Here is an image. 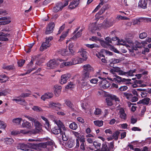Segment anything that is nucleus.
Here are the masks:
<instances>
[{
  "instance_id": "nucleus-56",
  "label": "nucleus",
  "mask_w": 151,
  "mask_h": 151,
  "mask_svg": "<svg viewBox=\"0 0 151 151\" xmlns=\"http://www.w3.org/2000/svg\"><path fill=\"white\" fill-rule=\"evenodd\" d=\"M31 94V93L30 92H29L28 93H23L21 94L20 96L24 98L26 97L29 96Z\"/></svg>"
},
{
  "instance_id": "nucleus-33",
  "label": "nucleus",
  "mask_w": 151,
  "mask_h": 151,
  "mask_svg": "<svg viewBox=\"0 0 151 151\" xmlns=\"http://www.w3.org/2000/svg\"><path fill=\"white\" fill-rule=\"evenodd\" d=\"M102 111L100 108H96L94 112V114L97 116H99L101 115Z\"/></svg>"
},
{
  "instance_id": "nucleus-2",
  "label": "nucleus",
  "mask_w": 151,
  "mask_h": 151,
  "mask_svg": "<svg viewBox=\"0 0 151 151\" xmlns=\"http://www.w3.org/2000/svg\"><path fill=\"white\" fill-rule=\"evenodd\" d=\"M37 146V144L34 143L28 144V145L20 144L17 146V148L24 151H36L34 149H36Z\"/></svg>"
},
{
  "instance_id": "nucleus-41",
  "label": "nucleus",
  "mask_w": 151,
  "mask_h": 151,
  "mask_svg": "<svg viewBox=\"0 0 151 151\" xmlns=\"http://www.w3.org/2000/svg\"><path fill=\"white\" fill-rule=\"evenodd\" d=\"M78 125L75 122H73L69 125L70 128L72 129L76 130L78 128Z\"/></svg>"
},
{
  "instance_id": "nucleus-39",
  "label": "nucleus",
  "mask_w": 151,
  "mask_h": 151,
  "mask_svg": "<svg viewBox=\"0 0 151 151\" xmlns=\"http://www.w3.org/2000/svg\"><path fill=\"white\" fill-rule=\"evenodd\" d=\"M60 53L62 56H66L68 55L69 52L67 50L63 49L60 51Z\"/></svg>"
},
{
  "instance_id": "nucleus-48",
  "label": "nucleus",
  "mask_w": 151,
  "mask_h": 151,
  "mask_svg": "<svg viewBox=\"0 0 151 151\" xmlns=\"http://www.w3.org/2000/svg\"><path fill=\"white\" fill-rule=\"evenodd\" d=\"M123 96L125 97L127 99H131L133 95L131 93H127V92H124L123 93Z\"/></svg>"
},
{
  "instance_id": "nucleus-49",
  "label": "nucleus",
  "mask_w": 151,
  "mask_h": 151,
  "mask_svg": "<svg viewBox=\"0 0 151 151\" xmlns=\"http://www.w3.org/2000/svg\"><path fill=\"white\" fill-rule=\"evenodd\" d=\"M107 146L106 144H103L102 146V147L100 150L101 151H109Z\"/></svg>"
},
{
  "instance_id": "nucleus-7",
  "label": "nucleus",
  "mask_w": 151,
  "mask_h": 151,
  "mask_svg": "<svg viewBox=\"0 0 151 151\" xmlns=\"http://www.w3.org/2000/svg\"><path fill=\"white\" fill-rule=\"evenodd\" d=\"M32 122L34 123V125L35 127V130H32L31 131L32 133L34 134H36L40 132L42 130V125L41 124L35 119L34 120L32 121Z\"/></svg>"
},
{
  "instance_id": "nucleus-44",
  "label": "nucleus",
  "mask_w": 151,
  "mask_h": 151,
  "mask_svg": "<svg viewBox=\"0 0 151 151\" xmlns=\"http://www.w3.org/2000/svg\"><path fill=\"white\" fill-rule=\"evenodd\" d=\"M32 109L33 110L37 112L42 111H43L41 107L37 106H34Z\"/></svg>"
},
{
  "instance_id": "nucleus-32",
  "label": "nucleus",
  "mask_w": 151,
  "mask_h": 151,
  "mask_svg": "<svg viewBox=\"0 0 151 151\" xmlns=\"http://www.w3.org/2000/svg\"><path fill=\"white\" fill-rule=\"evenodd\" d=\"M111 95H109V96L106 98V101L107 104L108 106H111L113 105V99L111 98Z\"/></svg>"
},
{
  "instance_id": "nucleus-59",
  "label": "nucleus",
  "mask_w": 151,
  "mask_h": 151,
  "mask_svg": "<svg viewBox=\"0 0 151 151\" xmlns=\"http://www.w3.org/2000/svg\"><path fill=\"white\" fill-rule=\"evenodd\" d=\"M25 60H21L17 62V63L18 65V66L19 67H21L23 66L24 64V63L25 62Z\"/></svg>"
},
{
  "instance_id": "nucleus-55",
  "label": "nucleus",
  "mask_w": 151,
  "mask_h": 151,
  "mask_svg": "<svg viewBox=\"0 0 151 151\" xmlns=\"http://www.w3.org/2000/svg\"><path fill=\"white\" fill-rule=\"evenodd\" d=\"M147 36V34L145 32H144L140 34L139 37L141 39H143L146 37Z\"/></svg>"
},
{
  "instance_id": "nucleus-52",
  "label": "nucleus",
  "mask_w": 151,
  "mask_h": 151,
  "mask_svg": "<svg viewBox=\"0 0 151 151\" xmlns=\"http://www.w3.org/2000/svg\"><path fill=\"white\" fill-rule=\"evenodd\" d=\"M141 72V73L138 74H136L135 75V76L137 77L138 79H139L141 78V77L142 76V75H146L147 74V72L146 71H145V70H142V72Z\"/></svg>"
},
{
  "instance_id": "nucleus-37",
  "label": "nucleus",
  "mask_w": 151,
  "mask_h": 151,
  "mask_svg": "<svg viewBox=\"0 0 151 151\" xmlns=\"http://www.w3.org/2000/svg\"><path fill=\"white\" fill-rule=\"evenodd\" d=\"M22 120V119L21 118H17L14 119L12 120V122L14 123L15 124L17 125H19L20 124Z\"/></svg>"
},
{
  "instance_id": "nucleus-63",
  "label": "nucleus",
  "mask_w": 151,
  "mask_h": 151,
  "mask_svg": "<svg viewBox=\"0 0 151 151\" xmlns=\"http://www.w3.org/2000/svg\"><path fill=\"white\" fill-rule=\"evenodd\" d=\"M131 101L132 102H135L138 100V99L136 96H132L131 98Z\"/></svg>"
},
{
  "instance_id": "nucleus-19",
  "label": "nucleus",
  "mask_w": 151,
  "mask_h": 151,
  "mask_svg": "<svg viewBox=\"0 0 151 151\" xmlns=\"http://www.w3.org/2000/svg\"><path fill=\"white\" fill-rule=\"evenodd\" d=\"M53 94L52 93L47 92L42 95L41 98L45 101L46 99H49L52 98Z\"/></svg>"
},
{
  "instance_id": "nucleus-5",
  "label": "nucleus",
  "mask_w": 151,
  "mask_h": 151,
  "mask_svg": "<svg viewBox=\"0 0 151 151\" xmlns=\"http://www.w3.org/2000/svg\"><path fill=\"white\" fill-rule=\"evenodd\" d=\"M67 60L68 59H66L65 60L58 59L57 60H51L47 63V66L50 68H53L59 64L58 61L62 62L67 61Z\"/></svg>"
},
{
  "instance_id": "nucleus-53",
  "label": "nucleus",
  "mask_w": 151,
  "mask_h": 151,
  "mask_svg": "<svg viewBox=\"0 0 151 151\" xmlns=\"http://www.w3.org/2000/svg\"><path fill=\"white\" fill-rule=\"evenodd\" d=\"M119 132L118 131L115 132L112 135V137L116 140H117L118 139V136L119 134Z\"/></svg>"
},
{
  "instance_id": "nucleus-57",
  "label": "nucleus",
  "mask_w": 151,
  "mask_h": 151,
  "mask_svg": "<svg viewBox=\"0 0 151 151\" xmlns=\"http://www.w3.org/2000/svg\"><path fill=\"white\" fill-rule=\"evenodd\" d=\"M127 88L128 87L127 86H121L119 88V90L120 91H126Z\"/></svg>"
},
{
  "instance_id": "nucleus-14",
  "label": "nucleus",
  "mask_w": 151,
  "mask_h": 151,
  "mask_svg": "<svg viewBox=\"0 0 151 151\" xmlns=\"http://www.w3.org/2000/svg\"><path fill=\"white\" fill-rule=\"evenodd\" d=\"M78 52L80 53V54L82 57L81 58L83 60V61H86L87 60V52L85 49L81 48L79 50Z\"/></svg>"
},
{
  "instance_id": "nucleus-42",
  "label": "nucleus",
  "mask_w": 151,
  "mask_h": 151,
  "mask_svg": "<svg viewBox=\"0 0 151 151\" xmlns=\"http://www.w3.org/2000/svg\"><path fill=\"white\" fill-rule=\"evenodd\" d=\"M5 142L8 145L12 144L13 142V140L11 138H6L4 139Z\"/></svg>"
},
{
  "instance_id": "nucleus-38",
  "label": "nucleus",
  "mask_w": 151,
  "mask_h": 151,
  "mask_svg": "<svg viewBox=\"0 0 151 151\" xmlns=\"http://www.w3.org/2000/svg\"><path fill=\"white\" fill-rule=\"evenodd\" d=\"M112 25V24L110 25L109 22L107 20H105L102 25V27L105 28L110 27Z\"/></svg>"
},
{
  "instance_id": "nucleus-61",
  "label": "nucleus",
  "mask_w": 151,
  "mask_h": 151,
  "mask_svg": "<svg viewBox=\"0 0 151 151\" xmlns=\"http://www.w3.org/2000/svg\"><path fill=\"white\" fill-rule=\"evenodd\" d=\"M98 81V79L97 78H94L91 79L90 80V82L92 83L96 84Z\"/></svg>"
},
{
  "instance_id": "nucleus-31",
  "label": "nucleus",
  "mask_w": 151,
  "mask_h": 151,
  "mask_svg": "<svg viewBox=\"0 0 151 151\" xmlns=\"http://www.w3.org/2000/svg\"><path fill=\"white\" fill-rule=\"evenodd\" d=\"M117 45H125L126 47H128L129 45L127 44V42L126 41L123 40H119L116 43Z\"/></svg>"
},
{
  "instance_id": "nucleus-15",
  "label": "nucleus",
  "mask_w": 151,
  "mask_h": 151,
  "mask_svg": "<svg viewBox=\"0 0 151 151\" xmlns=\"http://www.w3.org/2000/svg\"><path fill=\"white\" fill-rule=\"evenodd\" d=\"M61 104L58 103H50L49 104L48 106H46L45 107L48 108H52L53 109L58 110L61 108Z\"/></svg>"
},
{
  "instance_id": "nucleus-3",
  "label": "nucleus",
  "mask_w": 151,
  "mask_h": 151,
  "mask_svg": "<svg viewBox=\"0 0 151 151\" xmlns=\"http://www.w3.org/2000/svg\"><path fill=\"white\" fill-rule=\"evenodd\" d=\"M62 128L58 127H55L52 129L53 133L55 134H58L59 133L62 135V139L65 141H67L68 138V136L66 135V132L67 131H62Z\"/></svg>"
},
{
  "instance_id": "nucleus-20",
  "label": "nucleus",
  "mask_w": 151,
  "mask_h": 151,
  "mask_svg": "<svg viewBox=\"0 0 151 151\" xmlns=\"http://www.w3.org/2000/svg\"><path fill=\"white\" fill-rule=\"evenodd\" d=\"M61 87L57 85H55L54 86V93L56 96H58L60 94L61 89Z\"/></svg>"
},
{
  "instance_id": "nucleus-16",
  "label": "nucleus",
  "mask_w": 151,
  "mask_h": 151,
  "mask_svg": "<svg viewBox=\"0 0 151 151\" xmlns=\"http://www.w3.org/2000/svg\"><path fill=\"white\" fill-rule=\"evenodd\" d=\"M54 144V142L52 140L48 141L46 142L42 143L39 144V146L42 148H46L48 145H53Z\"/></svg>"
},
{
  "instance_id": "nucleus-29",
  "label": "nucleus",
  "mask_w": 151,
  "mask_h": 151,
  "mask_svg": "<svg viewBox=\"0 0 151 151\" xmlns=\"http://www.w3.org/2000/svg\"><path fill=\"white\" fill-rule=\"evenodd\" d=\"M82 77L83 80H86L90 78V73L88 72L83 71Z\"/></svg>"
},
{
  "instance_id": "nucleus-30",
  "label": "nucleus",
  "mask_w": 151,
  "mask_h": 151,
  "mask_svg": "<svg viewBox=\"0 0 151 151\" xmlns=\"http://www.w3.org/2000/svg\"><path fill=\"white\" fill-rule=\"evenodd\" d=\"M82 29H80L77 33L71 38L74 40H76L77 38L80 37L81 35Z\"/></svg>"
},
{
  "instance_id": "nucleus-4",
  "label": "nucleus",
  "mask_w": 151,
  "mask_h": 151,
  "mask_svg": "<svg viewBox=\"0 0 151 151\" xmlns=\"http://www.w3.org/2000/svg\"><path fill=\"white\" fill-rule=\"evenodd\" d=\"M69 0H66L63 3L59 2L57 3L53 9V11L55 12H57L61 11L63 8L67 6L68 4Z\"/></svg>"
},
{
  "instance_id": "nucleus-1",
  "label": "nucleus",
  "mask_w": 151,
  "mask_h": 151,
  "mask_svg": "<svg viewBox=\"0 0 151 151\" xmlns=\"http://www.w3.org/2000/svg\"><path fill=\"white\" fill-rule=\"evenodd\" d=\"M136 70L134 69V70H130L128 72H124L121 69L118 67H113L112 69L110 70L111 73L113 74H115V73H117L120 76H126L127 75L129 76H133V73H135Z\"/></svg>"
},
{
  "instance_id": "nucleus-12",
  "label": "nucleus",
  "mask_w": 151,
  "mask_h": 151,
  "mask_svg": "<svg viewBox=\"0 0 151 151\" xmlns=\"http://www.w3.org/2000/svg\"><path fill=\"white\" fill-rule=\"evenodd\" d=\"M98 77L99 78L103 80L101 82V83L102 86L104 89L107 88L110 86V83L106 80L104 78H102L100 76H99Z\"/></svg>"
},
{
  "instance_id": "nucleus-23",
  "label": "nucleus",
  "mask_w": 151,
  "mask_h": 151,
  "mask_svg": "<svg viewBox=\"0 0 151 151\" xmlns=\"http://www.w3.org/2000/svg\"><path fill=\"white\" fill-rule=\"evenodd\" d=\"M54 122L58 127L62 128L64 131H67L66 128L60 120H54Z\"/></svg>"
},
{
  "instance_id": "nucleus-45",
  "label": "nucleus",
  "mask_w": 151,
  "mask_h": 151,
  "mask_svg": "<svg viewBox=\"0 0 151 151\" xmlns=\"http://www.w3.org/2000/svg\"><path fill=\"white\" fill-rule=\"evenodd\" d=\"M85 45L86 47L91 49H92L95 47H99L98 45L96 44H85Z\"/></svg>"
},
{
  "instance_id": "nucleus-40",
  "label": "nucleus",
  "mask_w": 151,
  "mask_h": 151,
  "mask_svg": "<svg viewBox=\"0 0 151 151\" xmlns=\"http://www.w3.org/2000/svg\"><path fill=\"white\" fill-rule=\"evenodd\" d=\"M137 91H140V94L142 97H146L147 95V92L145 91H143L141 89H137Z\"/></svg>"
},
{
  "instance_id": "nucleus-50",
  "label": "nucleus",
  "mask_w": 151,
  "mask_h": 151,
  "mask_svg": "<svg viewBox=\"0 0 151 151\" xmlns=\"http://www.w3.org/2000/svg\"><path fill=\"white\" fill-rule=\"evenodd\" d=\"M74 145V141L73 140H69L68 142L67 146L69 148H72L73 147Z\"/></svg>"
},
{
  "instance_id": "nucleus-11",
  "label": "nucleus",
  "mask_w": 151,
  "mask_h": 151,
  "mask_svg": "<svg viewBox=\"0 0 151 151\" xmlns=\"http://www.w3.org/2000/svg\"><path fill=\"white\" fill-rule=\"evenodd\" d=\"M55 27V24L53 22L49 23L47 26L45 31L46 34H49L52 33Z\"/></svg>"
},
{
  "instance_id": "nucleus-46",
  "label": "nucleus",
  "mask_w": 151,
  "mask_h": 151,
  "mask_svg": "<svg viewBox=\"0 0 151 151\" xmlns=\"http://www.w3.org/2000/svg\"><path fill=\"white\" fill-rule=\"evenodd\" d=\"M41 118L45 122V127H49L50 124L47 119L46 117L43 116H42Z\"/></svg>"
},
{
  "instance_id": "nucleus-13",
  "label": "nucleus",
  "mask_w": 151,
  "mask_h": 151,
  "mask_svg": "<svg viewBox=\"0 0 151 151\" xmlns=\"http://www.w3.org/2000/svg\"><path fill=\"white\" fill-rule=\"evenodd\" d=\"M96 23L90 24L89 26L88 29L92 33H95L99 29Z\"/></svg>"
},
{
  "instance_id": "nucleus-24",
  "label": "nucleus",
  "mask_w": 151,
  "mask_h": 151,
  "mask_svg": "<svg viewBox=\"0 0 151 151\" xmlns=\"http://www.w3.org/2000/svg\"><path fill=\"white\" fill-rule=\"evenodd\" d=\"M83 71L88 72V73L93 70V68L89 64L85 65H83Z\"/></svg>"
},
{
  "instance_id": "nucleus-21",
  "label": "nucleus",
  "mask_w": 151,
  "mask_h": 151,
  "mask_svg": "<svg viewBox=\"0 0 151 151\" xmlns=\"http://www.w3.org/2000/svg\"><path fill=\"white\" fill-rule=\"evenodd\" d=\"M17 99H12V101H16L17 103L18 102V103L22 105L26 106L27 105V103L26 101H25L24 99H22L19 97H17Z\"/></svg>"
},
{
  "instance_id": "nucleus-34",
  "label": "nucleus",
  "mask_w": 151,
  "mask_h": 151,
  "mask_svg": "<svg viewBox=\"0 0 151 151\" xmlns=\"http://www.w3.org/2000/svg\"><path fill=\"white\" fill-rule=\"evenodd\" d=\"M93 123L95 126L99 127H101L103 125L104 122L102 120H98L94 121Z\"/></svg>"
},
{
  "instance_id": "nucleus-8",
  "label": "nucleus",
  "mask_w": 151,
  "mask_h": 151,
  "mask_svg": "<svg viewBox=\"0 0 151 151\" xmlns=\"http://www.w3.org/2000/svg\"><path fill=\"white\" fill-rule=\"evenodd\" d=\"M109 79L112 81H115L118 83L122 81H131V79H126L124 78H122L121 77L117 75H113V78H109Z\"/></svg>"
},
{
  "instance_id": "nucleus-27",
  "label": "nucleus",
  "mask_w": 151,
  "mask_h": 151,
  "mask_svg": "<svg viewBox=\"0 0 151 151\" xmlns=\"http://www.w3.org/2000/svg\"><path fill=\"white\" fill-rule=\"evenodd\" d=\"M150 100V98H146L139 101L138 103L140 104H143L148 105L149 103Z\"/></svg>"
},
{
  "instance_id": "nucleus-62",
  "label": "nucleus",
  "mask_w": 151,
  "mask_h": 151,
  "mask_svg": "<svg viewBox=\"0 0 151 151\" xmlns=\"http://www.w3.org/2000/svg\"><path fill=\"white\" fill-rule=\"evenodd\" d=\"M66 105L69 107L71 108L72 107V104L70 101L69 100H66L65 102Z\"/></svg>"
},
{
  "instance_id": "nucleus-28",
  "label": "nucleus",
  "mask_w": 151,
  "mask_h": 151,
  "mask_svg": "<svg viewBox=\"0 0 151 151\" xmlns=\"http://www.w3.org/2000/svg\"><path fill=\"white\" fill-rule=\"evenodd\" d=\"M91 86L88 82L85 81L82 83V87L83 89L85 90L91 88Z\"/></svg>"
},
{
  "instance_id": "nucleus-47",
  "label": "nucleus",
  "mask_w": 151,
  "mask_h": 151,
  "mask_svg": "<svg viewBox=\"0 0 151 151\" xmlns=\"http://www.w3.org/2000/svg\"><path fill=\"white\" fill-rule=\"evenodd\" d=\"M93 145L96 149H100L101 146V144L99 142H97L96 141L93 142Z\"/></svg>"
},
{
  "instance_id": "nucleus-25",
  "label": "nucleus",
  "mask_w": 151,
  "mask_h": 151,
  "mask_svg": "<svg viewBox=\"0 0 151 151\" xmlns=\"http://www.w3.org/2000/svg\"><path fill=\"white\" fill-rule=\"evenodd\" d=\"M119 117L122 120H125L127 118V115L125 113L124 109L123 108H121L119 112Z\"/></svg>"
},
{
  "instance_id": "nucleus-22",
  "label": "nucleus",
  "mask_w": 151,
  "mask_h": 151,
  "mask_svg": "<svg viewBox=\"0 0 151 151\" xmlns=\"http://www.w3.org/2000/svg\"><path fill=\"white\" fill-rule=\"evenodd\" d=\"M134 45L136 47L140 48L142 47L145 46L146 44H147L146 41H135L134 42Z\"/></svg>"
},
{
  "instance_id": "nucleus-26",
  "label": "nucleus",
  "mask_w": 151,
  "mask_h": 151,
  "mask_svg": "<svg viewBox=\"0 0 151 151\" xmlns=\"http://www.w3.org/2000/svg\"><path fill=\"white\" fill-rule=\"evenodd\" d=\"M73 64H76L78 63H81L83 62V60L81 58L78 56L76 57L72 60Z\"/></svg>"
},
{
  "instance_id": "nucleus-43",
  "label": "nucleus",
  "mask_w": 151,
  "mask_h": 151,
  "mask_svg": "<svg viewBox=\"0 0 151 151\" xmlns=\"http://www.w3.org/2000/svg\"><path fill=\"white\" fill-rule=\"evenodd\" d=\"M22 126L23 127L29 128L31 126V124L29 122L26 121L22 123Z\"/></svg>"
},
{
  "instance_id": "nucleus-6",
  "label": "nucleus",
  "mask_w": 151,
  "mask_h": 151,
  "mask_svg": "<svg viewBox=\"0 0 151 151\" xmlns=\"http://www.w3.org/2000/svg\"><path fill=\"white\" fill-rule=\"evenodd\" d=\"M52 39V37H50L46 38V41L43 42L40 47V50L41 51H43L45 50L49 47L50 45L49 42Z\"/></svg>"
},
{
  "instance_id": "nucleus-9",
  "label": "nucleus",
  "mask_w": 151,
  "mask_h": 151,
  "mask_svg": "<svg viewBox=\"0 0 151 151\" xmlns=\"http://www.w3.org/2000/svg\"><path fill=\"white\" fill-rule=\"evenodd\" d=\"M79 141L81 143L80 145V148L83 150H85V145L86 143H85V139L83 137H78V139H76V147H78L79 146Z\"/></svg>"
},
{
  "instance_id": "nucleus-64",
  "label": "nucleus",
  "mask_w": 151,
  "mask_h": 151,
  "mask_svg": "<svg viewBox=\"0 0 151 151\" xmlns=\"http://www.w3.org/2000/svg\"><path fill=\"white\" fill-rule=\"evenodd\" d=\"M134 83H136L137 84H138L139 86H140L142 84V82L141 80H138L135 81H134Z\"/></svg>"
},
{
  "instance_id": "nucleus-51",
  "label": "nucleus",
  "mask_w": 151,
  "mask_h": 151,
  "mask_svg": "<svg viewBox=\"0 0 151 151\" xmlns=\"http://www.w3.org/2000/svg\"><path fill=\"white\" fill-rule=\"evenodd\" d=\"M75 86V85L74 84L73 82H70L66 86L65 88L67 89H70L74 88Z\"/></svg>"
},
{
  "instance_id": "nucleus-36",
  "label": "nucleus",
  "mask_w": 151,
  "mask_h": 151,
  "mask_svg": "<svg viewBox=\"0 0 151 151\" xmlns=\"http://www.w3.org/2000/svg\"><path fill=\"white\" fill-rule=\"evenodd\" d=\"M106 9V7L103 6V7L102 8V9L99 11V12L97 13L96 15H95V17H96V19H98L99 18H98V16L99 15H100L102 14L105 11V10Z\"/></svg>"
},
{
  "instance_id": "nucleus-17",
  "label": "nucleus",
  "mask_w": 151,
  "mask_h": 151,
  "mask_svg": "<svg viewBox=\"0 0 151 151\" xmlns=\"http://www.w3.org/2000/svg\"><path fill=\"white\" fill-rule=\"evenodd\" d=\"M70 1L69 6L70 9H73L75 8L78 5L79 1V0H70Z\"/></svg>"
},
{
  "instance_id": "nucleus-54",
  "label": "nucleus",
  "mask_w": 151,
  "mask_h": 151,
  "mask_svg": "<svg viewBox=\"0 0 151 151\" xmlns=\"http://www.w3.org/2000/svg\"><path fill=\"white\" fill-rule=\"evenodd\" d=\"M6 126V124L4 122L0 120V129H5Z\"/></svg>"
},
{
  "instance_id": "nucleus-10",
  "label": "nucleus",
  "mask_w": 151,
  "mask_h": 151,
  "mask_svg": "<svg viewBox=\"0 0 151 151\" xmlns=\"http://www.w3.org/2000/svg\"><path fill=\"white\" fill-rule=\"evenodd\" d=\"M71 75L70 73H66L61 76V77L60 83L63 84L66 83L71 77Z\"/></svg>"
},
{
  "instance_id": "nucleus-58",
  "label": "nucleus",
  "mask_w": 151,
  "mask_h": 151,
  "mask_svg": "<svg viewBox=\"0 0 151 151\" xmlns=\"http://www.w3.org/2000/svg\"><path fill=\"white\" fill-rule=\"evenodd\" d=\"M103 53H104V52H103L102 51V50H101V51L100 52H98V53H97L96 55V56L98 57L99 58H100L101 57H103L104 58V56L103 54Z\"/></svg>"
},
{
  "instance_id": "nucleus-18",
  "label": "nucleus",
  "mask_w": 151,
  "mask_h": 151,
  "mask_svg": "<svg viewBox=\"0 0 151 151\" xmlns=\"http://www.w3.org/2000/svg\"><path fill=\"white\" fill-rule=\"evenodd\" d=\"M151 1V0H140L138 3V6L145 9L147 8V1Z\"/></svg>"
},
{
  "instance_id": "nucleus-35",
  "label": "nucleus",
  "mask_w": 151,
  "mask_h": 151,
  "mask_svg": "<svg viewBox=\"0 0 151 151\" xmlns=\"http://www.w3.org/2000/svg\"><path fill=\"white\" fill-rule=\"evenodd\" d=\"M69 30V29H68L66 32H64L62 34V35L60 37V39H59L60 41H62L65 39V37L67 36Z\"/></svg>"
},
{
  "instance_id": "nucleus-60",
  "label": "nucleus",
  "mask_w": 151,
  "mask_h": 151,
  "mask_svg": "<svg viewBox=\"0 0 151 151\" xmlns=\"http://www.w3.org/2000/svg\"><path fill=\"white\" fill-rule=\"evenodd\" d=\"M102 51L104 52L106 54L108 55H112V52L105 50H102Z\"/></svg>"
}]
</instances>
